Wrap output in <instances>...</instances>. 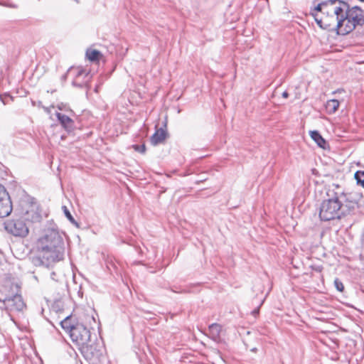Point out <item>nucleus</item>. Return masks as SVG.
<instances>
[{"instance_id": "obj_1", "label": "nucleus", "mask_w": 364, "mask_h": 364, "mask_svg": "<svg viewBox=\"0 0 364 364\" xmlns=\"http://www.w3.org/2000/svg\"><path fill=\"white\" fill-rule=\"evenodd\" d=\"M39 256L33 259L35 266L50 267L53 263L63 258L64 243L58 231L47 229L38 242Z\"/></svg>"}, {"instance_id": "obj_2", "label": "nucleus", "mask_w": 364, "mask_h": 364, "mask_svg": "<svg viewBox=\"0 0 364 364\" xmlns=\"http://www.w3.org/2000/svg\"><path fill=\"white\" fill-rule=\"evenodd\" d=\"M326 196L320 205V219L329 221L341 218L344 215V203L349 201L348 194L341 186L333 183L326 188Z\"/></svg>"}, {"instance_id": "obj_3", "label": "nucleus", "mask_w": 364, "mask_h": 364, "mask_svg": "<svg viewBox=\"0 0 364 364\" xmlns=\"http://www.w3.org/2000/svg\"><path fill=\"white\" fill-rule=\"evenodd\" d=\"M364 25V11L358 6H348L347 13H345L344 28L342 29L343 35H346L353 31L357 26Z\"/></svg>"}, {"instance_id": "obj_4", "label": "nucleus", "mask_w": 364, "mask_h": 364, "mask_svg": "<svg viewBox=\"0 0 364 364\" xmlns=\"http://www.w3.org/2000/svg\"><path fill=\"white\" fill-rule=\"evenodd\" d=\"M317 25L328 32H335L338 35H343L342 29L344 28L342 23H338V18L331 14H324L319 17L316 13H312Z\"/></svg>"}, {"instance_id": "obj_5", "label": "nucleus", "mask_w": 364, "mask_h": 364, "mask_svg": "<svg viewBox=\"0 0 364 364\" xmlns=\"http://www.w3.org/2000/svg\"><path fill=\"white\" fill-rule=\"evenodd\" d=\"M21 292L17 281L8 275L0 277V301L3 302Z\"/></svg>"}, {"instance_id": "obj_6", "label": "nucleus", "mask_w": 364, "mask_h": 364, "mask_svg": "<svg viewBox=\"0 0 364 364\" xmlns=\"http://www.w3.org/2000/svg\"><path fill=\"white\" fill-rule=\"evenodd\" d=\"M1 303L3 304L1 308H4L9 312L12 320H14L12 314H23L26 309V304L23 300L21 292Z\"/></svg>"}, {"instance_id": "obj_7", "label": "nucleus", "mask_w": 364, "mask_h": 364, "mask_svg": "<svg viewBox=\"0 0 364 364\" xmlns=\"http://www.w3.org/2000/svg\"><path fill=\"white\" fill-rule=\"evenodd\" d=\"M4 227L8 232L16 237H25L28 233V224L20 217L6 221Z\"/></svg>"}, {"instance_id": "obj_8", "label": "nucleus", "mask_w": 364, "mask_h": 364, "mask_svg": "<svg viewBox=\"0 0 364 364\" xmlns=\"http://www.w3.org/2000/svg\"><path fill=\"white\" fill-rule=\"evenodd\" d=\"M80 350L84 358L92 362H97L102 355V346L99 343H87Z\"/></svg>"}, {"instance_id": "obj_9", "label": "nucleus", "mask_w": 364, "mask_h": 364, "mask_svg": "<svg viewBox=\"0 0 364 364\" xmlns=\"http://www.w3.org/2000/svg\"><path fill=\"white\" fill-rule=\"evenodd\" d=\"M349 4L342 0H328V14L334 15L338 23H345V13H347Z\"/></svg>"}, {"instance_id": "obj_10", "label": "nucleus", "mask_w": 364, "mask_h": 364, "mask_svg": "<svg viewBox=\"0 0 364 364\" xmlns=\"http://www.w3.org/2000/svg\"><path fill=\"white\" fill-rule=\"evenodd\" d=\"M72 341L80 347L87 343H90V332L83 324L77 323L70 335Z\"/></svg>"}, {"instance_id": "obj_11", "label": "nucleus", "mask_w": 364, "mask_h": 364, "mask_svg": "<svg viewBox=\"0 0 364 364\" xmlns=\"http://www.w3.org/2000/svg\"><path fill=\"white\" fill-rule=\"evenodd\" d=\"M12 211L10 197L4 187L0 185V218L8 216Z\"/></svg>"}, {"instance_id": "obj_12", "label": "nucleus", "mask_w": 364, "mask_h": 364, "mask_svg": "<svg viewBox=\"0 0 364 364\" xmlns=\"http://www.w3.org/2000/svg\"><path fill=\"white\" fill-rule=\"evenodd\" d=\"M167 136V132L163 128L158 129L151 137V143L154 146L164 143Z\"/></svg>"}, {"instance_id": "obj_13", "label": "nucleus", "mask_w": 364, "mask_h": 364, "mask_svg": "<svg viewBox=\"0 0 364 364\" xmlns=\"http://www.w3.org/2000/svg\"><path fill=\"white\" fill-rule=\"evenodd\" d=\"M19 217L28 224V226L30 223L39 220L40 218V215L33 209L26 210Z\"/></svg>"}, {"instance_id": "obj_14", "label": "nucleus", "mask_w": 364, "mask_h": 364, "mask_svg": "<svg viewBox=\"0 0 364 364\" xmlns=\"http://www.w3.org/2000/svg\"><path fill=\"white\" fill-rule=\"evenodd\" d=\"M210 337L215 341L218 342L220 339V335L222 326L218 323H213L208 328Z\"/></svg>"}, {"instance_id": "obj_15", "label": "nucleus", "mask_w": 364, "mask_h": 364, "mask_svg": "<svg viewBox=\"0 0 364 364\" xmlns=\"http://www.w3.org/2000/svg\"><path fill=\"white\" fill-rule=\"evenodd\" d=\"M56 117L61 125L66 129L70 130L73 125V121L68 116L61 113H56Z\"/></svg>"}, {"instance_id": "obj_16", "label": "nucleus", "mask_w": 364, "mask_h": 364, "mask_svg": "<svg viewBox=\"0 0 364 364\" xmlns=\"http://www.w3.org/2000/svg\"><path fill=\"white\" fill-rule=\"evenodd\" d=\"M309 134L319 147L325 149L327 142L318 131H310Z\"/></svg>"}, {"instance_id": "obj_17", "label": "nucleus", "mask_w": 364, "mask_h": 364, "mask_svg": "<svg viewBox=\"0 0 364 364\" xmlns=\"http://www.w3.org/2000/svg\"><path fill=\"white\" fill-rule=\"evenodd\" d=\"M76 323H74L72 321V317L70 316H67L63 320L60 321V325L62 328L68 331L70 335L72 333L73 329H74Z\"/></svg>"}, {"instance_id": "obj_18", "label": "nucleus", "mask_w": 364, "mask_h": 364, "mask_svg": "<svg viewBox=\"0 0 364 364\" xmlns=\"http://www.w3.org/2000/svg\"><path fill=\"white\" fill-rule=\"evenodd\" d=\"M339 105L340 102L338 100L334 99L330 100L327 101L326 107L329 113L333 114L338 110Z\"/></svg>"}, {"instance_id": "obj_19", "label": "nucleus", "mask_w": 364, "mask_h": 364, "mask_svg": "<svg viewBox=\"0 0 364 364\" xmlns=\"http://www.w3.org/2000/svg\"><path fill=\"white\" fill-rule=\"evenodd\" d=\"M328 0L318 4L314 9L315 11L321 12L323 14H328Z\"/></svg>"}, {"instance_id": "obj_20", "label": "nucleus", "mask_w": 364, "mask_h": 364, "mask_svg": "<svg viewBox=\"0 0 364 364\" xmlns=\"http://www.w3.org/2000/svg\"><path fill=\"white\" fill-rule=\"evenodd\" d=\"M100 55V52L97 50H87L86 52L87 58L91 61L97 60Z\"/></svg>"}, {"instance_id": "obj_21", "label": "nucleus", "mask_w": 364, "mask_h": 364, "mask_svg": "<svg viewBox=\"0 0 364 364\" xmlns=\"http://www.w3.org/2000/svg\"><path fill=\"white\" fill-rule=\"evenodd\" d=\"M63 213L65 215V217L68 218V220L73 225H75L76 227H79L78 223L76 222V220L74 219L73 215H71L70 212L66 206H63Z\"/></svg>"}, {"instance_id": "obj_22", "label": "nucleus", "mask_w": 364, "mask_h": 364, "mask_svg": "<svg viewBox=\"0 0 364 364\" xmlns=\"http://www.w3.org/2000/svg\"><path fill=\"white\" fill-rule=\"evenodd\" d=\"M355 178L357 183L364 188V171H358L355 173Z\"/></svg>"}, {"instance_id": "obj_23", "label": "nucleus", "mask_w": 364, "mask_h": 364, "mask_svg": "<svg viewBox=\"0 0 364 364\" xmlns=\"http://www.w3.org/2000/svg\"><path fill=\"white\" fill-rule=\"evenodd\" d=\"M334 284L338 291H339L341 292H342L343 291L344 286L340 280H338V279H335Z\"/></svg>"}, {"instance_id": "obj_24", "label": "nucleus", "mask_w": 364, "mask_h": 364, "mask_svg": "<svg viewBox=\"0 0 364 364\" xmlns=\"http://www.w3.org/2000/svg\"><path fill=\"white\" fill-rule=\"evenodd\" d=\"M134 149L140 152V153H144L145 152V150H146V146L144 144H142L141 146H139V145H134L133 146Z\"/></svg>"}, {"instance_id": "obj_25", "label": "nucleus", "mask_w": 364, "mask_h": 364, "mask_svg": "<svg viewBox=\"0 0 364 364\" xmlns=\"http://www.w3.org/2000/svg\"><path fill=\"white\" fill-rule=\"evenodd\" d=\"M88 73H85V71L80 68V69H77V74H76V76L78 77H80L81 75H85V76L88 75Z\"/></svg>"}, {"instance_id": "obj_26", "label": "nucleus", "mask_w": 364, "mask_h": 364, "mask_svg": "<svg viewBox=\"0 0 364 364\" xmlns=\"http://www.w3.org/2000/svg\"><path fill=\"white\" fill-rule=\"evenodd\" d=\"M263 301H262L261 304L255 309H254L252 311V314L256 317L258 314H259V308H260V306L262 304Z\"/></svg>"}, {"instance_id": "obj_27", "label": "nucleus", "mask_w": 364, "mask_h": 364, "mask_svg": "<svg viewBox=\"0 0 364 364\" xmlns=\"http://www.w3.org/2000/svg\"><path fill=\"white\" fill-rule=\"evenodd\" d=\"M282 97H284V98H287L289 97V93L285 91L282 93Z\"/></svg>"}, {"instance_id": "obj_28", "label": "nucleus", "mask_w": 364, "mask_h": 364, "mask_svg": "<svg viewBox=\"0 0 364 364\" xmlns=\"http://www.w3.org/2000/svg\"><path fill=\"white\" fill-rule=\"evenodd\" d=\"M0 100L1 101L3 102L4 105H6L7 104V102L6 101V100L4 99V97H2V95H0Z\"/></svg>"}, {"instance_id": "obj_29", "label": "nucleus", "mask_w": 364, "mask_h": 364, "mask_svg": "<svg viewBox=\"0 0 364 364\" xmlns=\"http://www.w3.org/2000/svg\"><path fill=\"white\" fill-rule=\"evenodd\" d=\"M55 272H52V273L50 274V277H51V279H53V280H56V279H55Z\"/></svg>"}, {"instance_id": "obj_30", "label": "nucleus", "mask_w": 364, "mask_h": 364, "mask_svg": "<svg viewBox=\"0 0 364 364\" xmlns=\"http://www.w3.org/2000/svg\"><path fill=\"white\" fill-rule=\"evenodd\" d=\"M73 85L74 86L82 87V85H81V84H77L75 81H73Z\"/></svg>"}, {"instance_id": "obj_31", "label": "nucleus", "mask_w": 364, "mask_h": 364, "mask_svg": "<svg viewBox=\"0 0 364 364\" xmlns=\"http://www.w3.org/2000/svg\"><path fill=\"white\" fill-rule=\"evenodd\" d=\"M350 203L352 204H350L349 207L354 208V205L355 204V203H353L352 201H350Z\"/></svg>"}, {"instance_id": "obj_32", "label": "nucleus", "mask_w": 364, "mask_h": 364, "mask_svg": "<svg viewBox=\"0 0 364 364\" xmlns=\"http://www.w3.org/2000/svg\"><path fill=\"white\" fill-rule=\"evenodd\" d=\"M59 306V302L56 303L55 305L53 306V309H55L57 306Z\"/></svg>"}, {"instance_id": "obj_33", "label": "nucleus", "mask_w": 364, "mask_h": 364, "mask_svg": "<svg viewBox=\"0 0 364 364\" xmlns=\"http://www.w3.org/2000/svg\"><path fill=\"white\" fill-rule=\"evenodd\" d=\"M63 107H64V105H58V109L62 110L63 109Z\"/></svg>"}, {"instance_id": "obj_34", "label": "nucleus", "mask_w": 364, "mask_h": 364, "mask_svg": "<svg viewBox=\"0 0 364 364\" xmlns=\"http://www.w3.org/2000/svg\"><path fill=\"white\" fill-rule=\"evenodd\" d=\"M251 351L256 352L257 351V348H253L251 349Z\"/></svg>"}, {"instance_id": "obj_35", "label": "nucleus", "mask_w": 364, "mask_h": 364, "mask_svg": "<svg viewBox=\"0 0 364 364\" xmlns=\"http://www.w3.org/2000/svg\"><path fill=\"white\" fill-rule=\"evenodd\" d=\"M73 1H75L77 4H78L80 2V0H73Z\"/></svg>"}, {"instance_id": "obj_36", "label": "nucleus", "mask_w": 364, "mask_h": 364, "mask_svg": "<svg viewBox=\"0 0 364 364\" xmlns=\"http://www.w3.org/2000/svg\"><path fill=\"white\" fill-rule=\"evenodd\" d=\"M205 179H203V178H200V180L199 181H205Z\"/></svg>"}, {"instance_id": "obj_37", "label": "nucleus", "mask_w": 364, "mask_h": 364, "mask_svg": "<svg viewBox=\"0 0 364 364\" xmlns=\"http://www.w3.org/2000/svg\"><path fill=\"white\" fill-rule=\"evenodd\" d=\"M205 179H203V178H200V180L199 181H205Z\"/></svg>"}, {"instance_id": "obj_38", "label": "nucleus", "mask_w": 364, "mask_h": 364, "mask_svg": "<svg viewBox=\"0 0 364 364\" xmlns=\"http://www.w3.org/2000/svg\"><path fill=\"white\" fill-rule=\"evenodd\" d=\"M9 6H10V7H13V8H15V7H16L15 6H13V5H10Z\"/></svg>"}]
</instances>
